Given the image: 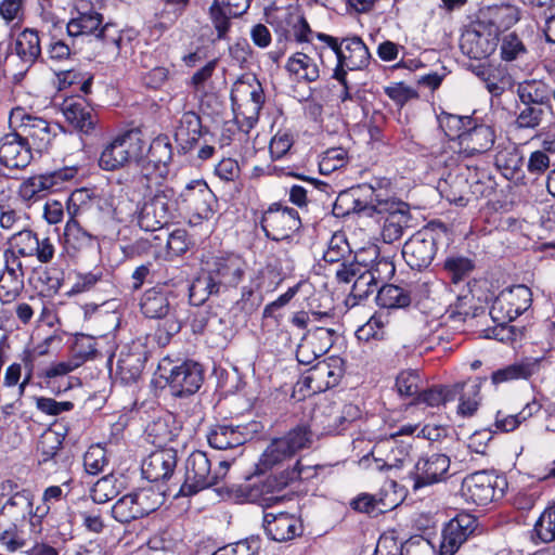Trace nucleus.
I'll list each match as a JSON object with an SVG mask.
<instances>
[{
	"instance_id": "f257e3e1",
	"label": "nucleus",
	"mask_w": 555,
	"mask_h": 555,
	"mask_svg": "<svg viewBox=\"0 0 555 555\" xmlns=\"http://www.w3.org/2000/svg\"><path fill=\"white\" fill-rule=\"evenodd\" d=\"M357 192L359 195L353 201V209L370 215L372 212L387 214L382 228V238L387 244L399 240L410 220L405 205L390 199L372 185H361Z\"/></svg>"
},
{
	"instance_id": "f03ea898",
	"label": "nucleus",
	"mask_w": 555,
	"mask_h": 555,
	"mask_svg": "<svg viewBox=\"0 0 555 555\" xmlns=\"http://www.w3.org/2000/svg\"><path fill=\"white\" fill-rule=\"evenodd\" d=\"M315 475L314 468L304 466L298 461L293 469H286L278 475H270L260 483L238 486L231 488L229 495L240 501L258 503L262 506H271L285 499L279 493L291 482L297 479H309Z\"/></svg>"
},
{
	"instance_id": "7ed1b4c3",
	"label": "nucleus",
	"mask_w": 555,
	"mask_h": 555,
	"mask_svg": "<svg viewBox=\"0 0 555 555\" xmlns=\"http://www.w3.org/2000/svg\"><path fill=\"white\" fill-rule=\"evenodd\" d=\"M246 261L237 255L230 254L215 258L208 276L196 279L190 287V300L204 302L210 295L220 293L221 288L236 287L244 279Z\"/></svg>"
},
{
	"instance_id": "20e7f679",
	"label": "nucleus",
	"mask_w": 555,
	"mask_h": 555,
	"mask_svg": "<svg viewBox=\"0 0 555 555\" xmlns=\"http://www.w3.org/2000/svg\"><path fill=\"white\" fill-rule=\"evenodd\" d=\"M77 15L67 23L69 37L91 36L112 43L118 52L122 50L124 38L115 25H103V15L99 12L96 3L92 0H75Z\"/></svg>"
},
{
	"instance_id": "39448f33",
	"label": "nucleus",
	"mask_w": 555,
	"mask_h": 555,
	"mask_svg": "<svg viewBox=\"0 0 555 555\" xmlns=\"http://www.w3.org/2000/svg\"><path fill=\"white\" fill-rule=\"evenodd\" d=\"M230 462L220 461L212 469L211 461L203 451H193L185 461L184 482L179 493L183 496H191L199 491L219 483L228 474Z\"/></svg>"
},
{
	"instance_id": "423d86ee",
	"label": "nucleus",
	"mask_w": 555,
	"mask_h": 555,
	"mask_svg": "<svg viewBox=\"0 0 555 555\" xmlns=\"http://www.w3.org/2000/svg\"><path fill=\"white\" fill-rule=\"evenodd\" d=\"M317 38L325 42L336 56L337 64L333 72V78L341 86L346 87L348 70L362 69L369 64L370 52L360 38H347L339 42L337 38L323 33H318Z\"/></svg>"
},
{
	"instance_id": "0eeeda50",
	"label": "nucleus",
	"mask_w": 555,
	"mask_h": 555,
	"mask_svg": "<svg viewBox=\"0 0 555 555\" xmlns=\"http://www.w3.org/2000/svg\"><path fill=\"white\" fill-rule=\"evenodd\" d=\"M144 197L146 199L138 214L139 227L144 231L154 232L169 224L178 209V198L173 189L160 190Z\"/></svg>"
},
{
	"instance_id": "6e6552de",
	"label": "nucleus",
	"mask_w": 555,
	"mask_h": 555,
	"mask_svg": "<svg viewBox=\"0 0 555 555\" xmlns=\"http://www.w3.org/2000/svg\"><path fill=\"white\" fill-rule=\"evenodd\" d=\"M7 244L5 260L36 257L40 263H49L55 255V245L50 237L39 238L37 233L26 227L13 233Z\"/></svg>"
},
{
	"instance_id": "1a4fd4ad",
	"label": "nucleus",
	"mask_w": 555,
	"mask_h": 555,
	"mask_svg": "<svg viewBox=\"0 0 555 555\" xmlns=\"http://www.w3.org/2000/svg\"><path fill=\"white\" fill-rule=\"evenodd\" d=\"M145 147L138 132H126L107 143L99 158V166L107 171L118 170L132 160H138Z\"/></svg>"
},
{
	"instance_id": "9d476101",
	"label": "nucleus",
	"mask_w": 555,
	"mask_h": 555,
	"mask_svg": "<svg viewBox=\"0 0 555 555\" xmlns=\"http://www.w3.org/2000/svg\"><path fill=\"white\" fill-rule=\"evenodd\" d=\"M162 495L152 488H143L125 494L112 506V517L120 524H129L156 511Z\"/></svg>"
},
{
	"instance_id": "9b49d317",
	"label": "nucleus",
	"mask_w": 555,
	"mask_h": 555,
	"mask_svg": "<svg viewBox=\"0 0 555 555\" xmlns=\"http://www.w3.org/2000/svg\"><path fill=\"white\" fill-rule=\"evenodd\" d=\"M176 296L165 287L146 289L140 300L141 312L149 319H166V338L178 333L181 324L176 317Z\"/></svg>"
},
{
	"instance_id": "f8f14e48",
	"label": "nucleus",
	"mask_w": 555,
	"mask_h": 555,
	"mask_svg": "<svg viewBox=\"0 0 555 555\" xmlns=\"http://www.w3.org/2000/svg\"><path fill=\"white\" fill-rule=\"evenodd\" d=\"M532 293L526 285H515L503 289L492 302L490 317L494 323L504 327L529 309Z\"/></svg>"
},
{
	"instance_id": "ddd939ff",
	"label": "nucleus",
	"mask_w": 555,
	"mask_h": 555,
	"mask_svg": "<svg viewBox=\"0 0 555 555\" xmlns=\"http://www.w3.org/2000/svg\"><path fill=\"white\" fill-rule=\"evenodd\" d=\"M170 364L164 359L158 369L162 377L166 378L172 396L186 397L195 393L202 386L204 373L202 366L193 361H184L167 370Z\"/></svg>"
},
{
	"instance_id": "4468645a",
	"label": "nucleus",
	"mask_w": 555,
	"mask_h": 555,
	"mask_svg": "<svg viewBox=\"0 0 555 555\" xmlns=\"http://www.w3.org/2000/svg\"><path fill=\"white\" fill-rule=\"evenodd\" d=\"M418 429L417 425H403L397 433L379 440L371 453L377 463L378 469L401 467L410 457L411 446L400 441L399 436H412Z\"/></svg>"
},
{
	"instance_id": "2eb2a0df",
	"label": "nucleus",
	"mask_w": 555,
	"mask_h": 555,
	"mask_svg": "<svg viewBox=\"0 0 555 555\" xmlns=\"http://www.w3.org/2000/svg\"><path fill=\"white\" fill-rule=\"evenodd\" d=\"M498 43L496 29L478 18L462 34L460 48L468 57L483 60L494 53Z\"/></svg>"
},
{
	"instance_id": "dca6fc26",
	"label": "nucleus",
	"mask_w": 555,
	"mask_h": 555,
	"mask_svg": "<svg viewBox=\"0 0 555 555\" xmlns=\"http://www.w3.org/2000/svg\"><path fill=\"white\" fill-rule=\"evenodd\" d=\"M17 124L18 133L38 151L43 152L49 149L56 132L55 126H51L41 117L25 114L23 109H14L11 114V124Z\"/></svg>"
},
{
	"instance_id": "f3484780",
	"label": "nucleus",
	"mask_w": 555,
	"mask_h": 555,
	"mask_svg": "<svg viewBox=\"0 0 555 555\" xmlns=\"http://www.w3.org/2000/svg\"><path fill=\"white\" fill-rule=\"evenodd\" d=\"M437 253V241L434 231L422 229L414 233L403 245L402 256L411 269L427 268Z\"/></svg>"
},
{
	"instance_id": "a211bd4d",
	"label": "nucleus",
	"mask_w": 555,
	"mask_h": 555,
	"mask_svg": "<svg viewBox=\"0 0 555 555\" xmlns=\"http://www.w3.org/2000/svg\"><path fill=\"white\" fill-rule=\"evenodd\" d=\"M301 225L298 212L292 208L270 207L262 216L261 227L273 241L289 238Z\"/></svg>"
},
{
	"instance_id": "6ab92c4d",
	"label": "nucleus",
	"mask_w": 555,
	"mask_h": 555,
	"mask_svg": "<svg viewBox=\"0 0 555 555\" xmlns=\"http://www.w3.org/2000/svg\"><path fill=\"white\" fill-rule=\"evenodd\" d=\"M179 197L184 208L198 220H207L212 217L216 196L205 181H191Z\"/></svg>"
},
{
	"instance_id": "aec40b11",
	"label": "nucleus",
	"mask_w": 555,
	"mask_h": 555,
	"mask_svg": "<svg viewBox=\"0 0 555 555\" xmlns=\"http://www.w3.org/2000/svg\"><path fill=\"white\" fill-rule=\"evenodd\" d=\"M449 468L450 459L446 454L433 453L421 456L411 473L413 490L446 480Z\"/></svg>"
},
{
	"instance_id": "412c9836",
	"label": "nucleus",
	"mask_w": 555,
	"mask_h": 555,
	"mask_svg": "<svg viewBox=\"0 0 555 555\" xmlns=\"http://www.w3.org/2000/svg\"><path fill=\"white\" fill-rule=\"evenodd\" d=\"M494 129L485 124H473L460 135L459 153L463 157H473L489 152L495 142Z\"/></svg>"
},
{
	"instance_id": "4be33fe9",
	"label": "nucleus",
	"mask_w": 555,
	"mask_h": 555,
	"mask_svg": "<svg viewBox=\"0 0 555 555\" xmlns=\"http://www.w3.org/2000/svg\"><path fill=\"white\" fill-rule=\"evenodd\" d=\"M476 528V519L468 514L452 518L443 528L439 555H454Z\"/></svg>"
},
{
	"instance_id": "5701e85b",
	"label": "nucleus",
	"mask_w": 555,
	"mask_h": 555,
	"mask_svg": "<svg viewBox=\"0 0 555 555\" xmlns=\"http://www.w3.org/2000/svg\"><path fill=\"white\" fill-rule=\"evenodd\" d=\"M496 481L498 477L487 470L473 473L462 482V495L467 502L487 505L494 499Z\"/></svg>"
},
{
	"instance_id": "b1692460",
	"label": "nucleus",
	"mask_w": 555,
	"mask_h": 555,
	"mask_svg": "<svg viewBox=\"0 0 555 555\" xmlns=\"http://www.w3.org/2000/svg\"><path fill=\"white\" fill-rule=\"evenodd\" d=\"M33 159L28 142L18 132H11L0 140V163L9 169H24Z\"/></svg>"
},
{
	"instance_id": "393cba45",
	"label": "nucleus",
	"mask_w": 555,
	"mask_h": 555,
	"mask_svg": "<svg viewBox=\"0 0 555 555\" xmlns=\"http://www.w3.org/2000/svg\"><path fill=\"white\" fill-rule=\"evenodd\" d=\"M177 466L175 448H164L152 452L142 463V475L151 482L167 480Z\"/></svg>"
},
{
	"instance_id": "a878e982",
	"label": "nucleus",
	"mask_w": 555,
	"mask_h": 555,
	"mask_svg": "<svg viewBox=\"0 0 555 555\" xmlns=\"http://www.w3.org/2000/svg\"><path fill=\"white\" fill-rule=\"evenodd\" d=\"M263 528L268 537L276 542L292 540L301 532L299 519L288 513L264 514Z\"/></svg>"
},
{
	"instance_id": "bb28decb",
	"label": "nucleus",
	"mask_w": 555,
	"mask_h": 555,
	"mask_svg": "<svg viewBox=\"0 0 555 555\" xmlns=\"http://www.w3.org/2000/svg\"><path fill=\"white\" fill-rule=\"evenodd\" d=\"M391 488V485H389ZM398 505L396 492L383 488L376 494L361 493L350 502L352 509L369 515H378L393 509Z\"/></svg>"
},
{
	"instance_id": "cd10ccee",
	"label": "nucleus",
	"mask_w": 555,
	"mask_h": 555,
	"mask_svg": "<svg viewBox=\"0 0 555 555\" xmlns=\"http://www.w3.org/2000/svg\"><path fill=\"white\" fill-rule=\"evenodd\" d=\"M341 376V367L339 361L331 359L330 361H320L312 366L308 375L305 377V383L315 391H323L337 385Z\"/></svg>"
},
{
	"instance_id": "c85d7f7f",
	"label": "nucleus",
	"mask_w": 555,
	"mask_h": 555,
	"mask_svg": "<svg viewBox=\"0 0 555 555\" xmlns=\"http://www.w3.org/2000/svg\"><path fill=\"white\" fill-rule=\"evenodd\" d=\"M62 112L65 119L85 134L91 133L99 121L93 108L80 100L65 101L62 105Z\"/></svg>"
},
{
	"instance_id": "c756f323",
	"label": "nucleus",
	"mask_w": 555,
	"mask_h": 555,
	"mask_svg": "<svg viewBox=\"0 0 555 555\" xmlns=\"http://www.w3.org/2000/svg\"><path fill=\"white\" fill-rule=\"evenodd\" d=\"M83 219H68L64 229V248L70 256L93 249L95 237L81 225Z\"/></svg>"
},
{
	"instance_id": "7c9ffc66",
	"label": "nucleus",
	"mask_w": 555,
	"mask_h": 555,
	"mask_svg": "<svg viewBox=\"0 0 555 555\" xmlns=\"http://www.w3.org/2000/svg\"><path fill=\"white\" fill-rule=\"evenodd\" d=\"M24 288V267L21 260H5V269L0 275V300L14 301Z\"/></svg>"
},
{
	"instance_id": "2f4dec72",
	"label": "nucleus",
	"mask_w": 555,
	"mask_h": 555,
	"mask_svg": "<svg viewBox=\"0 0 555 555\" xmlns=\"http://www.w3.org/2000/svg\"><path fill=\"white\" fill-rule=\"evenodd\" d=\"M169 169L163 165H155L144 160L140 172L135 176L137 188L143 191V195L155 194L160 190L171 189L165 184Z\"/></svg>"
},
{
	"instance_id": "473e14b6",
	"label": "nucleus",
	"mask_w": 555,
	"mask_h": 555,
	"mask_svg": "<svg viewBox=\"0 0 555 555\" xmlns=\"http://www.w3.org/2000/svg\"><path fill=\"white\" fill-rule=\"evenodd\" d=\"M182 427L172 414H166L147 425L146 434L153 444L164 449L176 441Z\"/></svg>"
},
{
	"instance_id": "72a5a7b5",
	"label": "nucleus",
	"mask_w": 555,
	"mask_h": 555,
	"mask_svg": "<svg viewBox=\"0 0 555 555\" xmlns=\"http://www.w3.org/2000/svg\"><path fill=\"white\" fill-rule=\"evenodd\" d=\"M33 498L34 495L28 490L15 492L2 506L0 516L8 520L18 521L29 515L33 526L39 525L38 519L34 517Z\"/></svg>"
},
{
	"instance_id": "f704fd0d",
	"label": "nucleus",
	"mask_w": 555,
	"mask_h": 555,
	"mask_svg": "<svg viewBox=\"0 0 555 555\" xmlns=\"http://www.w3.org/2000/svg\"><path fill=\"white\" fill-rule=\"evenodd\" d=\"M202 135V122L199 116L194 112H185L179 119L175 130V140L183 150H191Z\"/></svg>"
},
{
	"instance_id": "c9c22d12",
	"label": "nucleus",
	"mask_w": 555,
	"mask_h": 555,
	"mask_svg": "<svg viewBox=\"0 0 555 555\" xmlns=\"http://www.w3.org/2000/svg\"><path fill=\"white\" fill-rule=\"evenodd\" d=\"M464 384L455 383L452 385H436L427 389L421 390L415 397L414 402L426 404L430 408H438L448 402L454 401L460 391L463 390Z\"/></svg>"
},
{
	"instance_id": "e433bc0d",
	"label": "nucleus",
	"mask_w": 555,
	"mask_h": 555,
	"mask_svg": "<svg viewBox=\"0 0 555 555\" xmlns=\"http://www.w3.org/2000/svg\"><path fill=\"white\" fill-rule=\"evenodd\" d=\"M285 69L298 81L314 82L320 77L318 63L304 52H296L289 56Z\"/></svg>"
},
{
	"instance_id": "4c0bfd02",
	"label": "nucleus",
	"mask_w": 555,
	"mask_h": 555,
	"mask_svg": "<svg viewBox=\"0 0 555 555\" xmlns=\"http://www.w3.org/2000/svg\"><path fill=\"white\" fill-rule=\"evenodd\" d=\"M520 18L519 10L512 4H501L489 7L481 12L480 21L487 22V25L496 29V35L501 29H508Z\"/></svg>"
},
{
	"instance_id": "58836bf2",
	"label": "nucleus",
	"mask_w": 555,
	"mask_h": 555,
	"mask_svg": "<svg viewBox=\"0 0 555 555\" xmlns=\"http://www.w3.org/2000/svg\"><path fill=\"white\" fill-rule=\"evenodd\" d=\"M14 50L16 55L26 65V68L31 66L41 54L38 31L26 28L20 33L15 40Z\"/></svg>"
},
{
	"instance_id": "ea45409f",
	"label": "nucleus",
	"mask_w": 555,
	"mask_h": 555,
	"mask_svg": "<svg viewBox=\"0 0 555 555\" xmlns=\"http://www.w3.org/2000/svg\"><path fill=\"white\" fill-rule=\"evenodd\" d=\"M517 94L522 104L551 106V89L541 80L533 79L518 83Z\"/></svg>"
},
{
	"instance_id": "a19ab883",
	"label": "nucleus",
	"mask_w": 555,
	"mask_h": 555,
	"mask_svg": "<svg viewBox=\"0 0 555 555\" xmlns=\"http://www.w3.org/2000/svg\"><path fill=\"white\" fill-rule=\"evenodd\" d=\"M211 448L218 450H228L242 446L245 442V436L233 426L216 425L207 436Z\"/></svg>"
},
{
	"instance_id": "79ce46f5",
	"label": "nucleus",
	"mask_w": 555,
	"mask_h": 555,
	"mask_svg": "<svg viewBox=\"0 0 555 555\" xmlns=\"http://www.w3.org/2000/svg\"><path fill=\"white\" fill-rule=\"evenodd\" d=\"M539 367V360L514 363L493 372L491 379L493 384L527 379L538 373Z\"/></svg>"
},
{
	"instance_id": "37998d69",
	"label": "nucleus",
	"mask_w": 555,
	"mask_h": 555,
	"mask_svg": "<svg viewBox=\"0 0 555 555\" xmlns=\"http://www.w3.org/2000/svg\"><path fill=\"white\" fill-rule=\"evenodd\" d=\"M446 183L447 188L442 192L450 203L464 206L473 197L467 178L463 175L461 168L457 173L449 175Z\"/></svg>"
},
{
	"instance_id": "c03bdc74",
	"label": "nucleus",
	"mask_w": 555,
	"mask_h": 555,
	"mask_svg": "<svg viewBox=\"0 0 555 555\" xmlns=\"http://www.w3.org/2000/svg\"><path fill=\"white\" fill-rule=\"evenodd\" d=\"M145 360L140 352L121 351L117 361V373L126 383L135 382L144 369Z\"/></svg>"
},
{
	"instance_id": "a18cd8bd",
	"label": "nucleus",
	"mask_w": 555,
	"mask_h": 555,
	"mask_svg": "<svg viewBox=\"0 0 555 555\" xmlns=\"http://www.w3.org/2000/svg\"><path fill=\"white\" fill-rule=\"evenodd\" d=\"M531 540L535 544L555 541V505L541 513L533 526Z\"/></svg>"
},
{
	"instance_id": "49530a36",
	"label": "nucleus",
	"mask_w": 555,
	"mask_h": 555,
	"mask_svg": "<svg viewBox=\"0 0 555 555\" xmlns=\"http://www.w3.org/2000/svg\"><path fill=\"white\" fill-rule=\"evenodd\" d=\"M462 384L465 386L456 397L459 398L456 412L462 417H472L478 411L481 402L480 384L476 382L472 384L463 382Z\"/></svg>"
},
{
	"instance_id": "de8ad7c7",
	"label": "nucleus",
	"mask_w": 555,
	"mask_h": 555,
	"mask_svg": "<svg viewBox=\"0 0 555 555\" xmlns=\"http://www.w3.org/2000/svg\"><path fill=\"white\" fill-rule=\"evenodd\" d=\"M376 302L383 308H405L411 304L410 293L397 285H383L378 288Z\"/></svg>"
},
{
	"instance_id": "09e8293b",
	"label": "nucleus",
	"mask_w": 555,
	"mask_h": 555,
	"mask_svg": "<svg viewBox=\"0 0 555 555\" xmlns=\"http://www.w3.org/2000/svg\"><path fill=\"white\" fill-rule=\"evenodd\" d=\"M463 175L467 178L473 197L478 198L491 191V178L486 168L466 165L461 167Z\"/></svg>"
},
{
	"instance_id": "8fccbe9b",
	"label": "nucleus",
	"mask_w": 555,
	"mask_h": 555,
	"mask_svg": "<svg viewBox=\"0 0 555 555\" xmlns=\"http://www.w3.org/2000/svg\"><path fill=\"white\" fill-rule=\"evenodd\" d=\"M548 114L551 106L524 104V107L519 108L515 124L519 129H534Z\"/></svg>"
},
{
	"instance_id": "3c124183",
	"label": "nucleus",
	"mask_w": 555,
	"mask_h": 555,
	"mask_svg": "<svg viewBox=\"0 0 555 555\" xmlns=\"http://www.w3.org/2000/svg\"><path fill=\"white\" fill-rule=\"evenodd\" d=\"M351 256L348 241L344 233L336 232L332 235L327 243V248L323 254V259L328 263H340Z\"/></svg>"
},
{
	"instance_id": "603ef678",
	"label": "nucleus",
	"mask_w": 555,
	"mask_h": 555,
	"mask_svg": "<svg viewBox=\"0 0 555 555\" xmlns=\"http://www.w3.org/2000/svg\"><path fill=\"white\" fill-rule=\"evenodd\" d=\"M438 122L447 137L450 139L456 138L460 142V135L473 124V118L442 112L438 115Z\"/></svg>"
},
{
	"instance_id": "864d4df0",
	"label": "nucleus",
	"mask_w": 555,
	"mask_h": 555,
	"mask_svg": "<svg viewBox=\"0 0 555 555\" xmlns=\"http://www.w3.org/2000/svg\"><path fill=\"white\" fill-rule=\"evenodd\" d=\"M0 543L10 553L26 546V540L17 530L16 521L8 520L2 516H0Z\"/></svg>"
},
{
	"instance_id": "5fc2aeb1",
	"label": "nucleus",
	"mask_w": 555,
	"mask_h": 555,
	"mask_svg": "<svg viewBox=\"0 0 555 555\" xmlns=\"http://www.w3.org/2000/svg\"><path fill=\"white\" fill-rule=\"evenodd\" d=\"M120 491V482L118 478L112 474L100 478L91 490V498L98 504L108 502L118 495Z\"/></svg>"
},
{
	"instance_id": "6e6d98bb",
	"label": "nucleus",
	"mask_w": 555,
	"mask_h": 555,
	"mask_svg": "<svg viewBox=\"0 0 555 555\" xmlns=\"http://www.w3.org/2000/svg\"><path fill=\"white\" fill-rule=\"evenodd\" d=\"M444 269L453 284L465 281L473 270L475 263L469 258L463 256L448 257L444 261Z\"/></svg>"
},
{
	"instance_id": "4d7b16f0",
	"label": "nucleus",
	"mask_w": 555,
	"mask_h": 555,
	"mask_svg": "<svg viewBox=\"0 0 555 555\" xmlns=\"http://www.w3.org/2000/svg\"><path fill=\"white\" fill-rule=\"evenodd\" d=\"M312 442V433L305 426H297L281 437V446L294 455L297 451L309 448Z\"/></svg>"
},
{
	"instance_id": "13d9d810",
	"label": "nucleus",
	"mask_w": 555,
	"mask_h": 555,
	"mask_svg": "<svg viewBox=\"0 0 555 555\" xmlns=\"http://www.w3.org/2000/svg\"><path fill=\"white\" fill-rule=\"evenodd\" d=\"M63 437L59 433L51 429L44 431L37 444V450L40 453L39 462L46 463L53 460L61 451Z\"/></svg>"
},
{
	"instance_id": "bf43d9fd",
	"label": "nucleus",
	"mask_w": 555,
	"mask_h": 555,
	"mask_svg": "<svg viewBox=\"0 0 555 555\" xmlns=\"http://www.w3.org/2000/svg\"><path fill=\"white\" fill-rule=\"evenodd\" d=\"M172 157V147L167 135L156 137L150 144L146 162L168 168Z\"/></svg>"
},
{
	"instance_id": "052dcab7",
	"label": "nucleus",
	"mask_w": 555,
	"mask_h": 555,
	"mask_svg": "<svg viewBox=\"0 0 555 555\" xmlns=\"http://www.w3.org/2000/svg\"><path fill=\"white\" fill-rule=\"evenodd\" d=\"M388 319L379 313L373 314L365 324L360 326L356 335L359 340L369 341L371 339H383L385 336V326Z\"/></svg>"
},
{
	"instance_id": "680f3d73",
	"label": "nucleus",
	"mask_w": 555,
	"mask_h": 555,
	"mask_svg": "<svg viewBox=\"0 0 555 555\" xmlns=\"http://www.w3.org/2000/svg\"><path fill=\"white\" fill-rule=\"evenodd\" d=\"M347 162L348 154L345 149L332 147L323 153L319 162V169L322 175H330L333 171L343 168Z\"/></svg>"
},
{
	"instance_id": "e2e57ef3",
	"label": "nucleus",
	"mask_w": 555,
	"mask_h": 555,
	"mask_svg": "<svg viewBox=\"0 0 555 555\" xmlns=\"http://www.w3.org/2000/svg\"><path fill=\"white\" fill-rule=\"evenodd\" d=\"M91 206V196L88 190L80 189L74 191L67 201V214L69 219H85V216Z\"/></svg>"
},
{
	"instance_id": "0e129e2a",
	"label": "nucleus",
	"mask_w": 555,
	"mask_h": 555,
	"mask_svg": "<svg viewBox=\"0 0 555 555\" xmlns=\"http://www.w3.org/2000/svg\"><path fill=\"white\" fill-rule=\"evenodd\" d=\"M422 378L416 370H405L399 373L396 387L401 396L413 397L421 392Z\"/></svg>"
},
{
	"instance_id": "69168bd1",
	"label": "nucleus",
	"mask_w": 555,
	"mask_h": 555,
	"mask_svg": "<svg viewBox=\"0 0 555 555\" xmlns=\"http://www.w3.org/2000/svg\"><path fill=\"white\" fill-rule=\"evenodd\" d=\"M103 280V270L95 268L86 273L78 272L75 275V282L66 292L68 296L78 295L91 291L98 283Z\"/></svg>"
},
{
	"instance_id": "338daca9",
	"label": "nucleus",
	"mask_w": 555,
	"mask_h": 555,
	"mask_svg": "<svg viewBox=\"0 0 555 555\" xmlns=\"http://www.w3.org/2000/svg\"><path fill=\"white\" fill-rule=\"evenodd\" d=\"M260 550V540L251 537L229 544L216 551L212 555H258Z\"/></svg>"
},
{
	"instance_id": "774afa93",
	"label": "nucleus",
	"mask_w": 555,
	"mask_h": 555,
	"mask_svg": "<svg viewBox=\"0 0 555 555\" xmlns=\"http://www.w3.org/2000/svg\"><path fill=\"white\" fill-rule=\"evenodd\" d=\"M403 543L398 540L395 531L383 533L376 544L373 555H402Z\"/></svg>"
}]
</instances>
